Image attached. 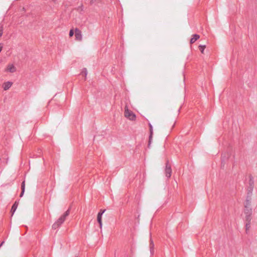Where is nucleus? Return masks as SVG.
I'll list each match as a JSON object with an SVG mask.
<instances>
[{"instance_id":"f257e3e1","label":"nucleus","mask_w":257,"mask_h":257,"mask_svg":"<svg viewBox=\"0 0 257 257\" xmlns=\"http://www.w3.org/2000/svg\"><path fill=\"white\" fill-rule=\"evenodd\" d=\"M70 214L69 210L67 211L53 224L52 228L56 229L58 228L65 220L66 218Z\"/></svg>"},{"instance_id":"f03ea898","label":"nucleus","mask_w":257,"mask_h":257,"mask_svg":"<svg viewBox=\"0 0 257 257\" xmlns=\"http://www.w3.org/2000/svg\"><path fill=\"white\" fill-rule=\"evenodd\" d=\"M253 180L252 177H250L249 180V186L247 188V197L246 202H249L250 200V196L252 194V192L253 189Z\"/></svg>"},{"instance_id":"7ed1b4c3","label":"nucleus","mask_w":257,"mask_h":257,"mask_svg":"<svg viewBox=\"0 0 257 257\" xmlns=\"http://www.w3.org/2000/svg\"><path fill=\"white\" fill-rule=\"evenodd\" d=\"M124 115L126 118L132 120H134L136 118L135 114L132 111L129 110L127 106L125 107Z\"/></svg>"},{"instance_id":"20e7f679","label":"nucleus","mask_w":257,"mask_h":257,"mask_svg":"<svg viewBox=\"0 0 257 257\" xmlns=\"http://www.w3.org/2000/svg\"><path fill=\"white\" fill-rule=\"evenodd\" d=\"M245 221L250 222L252 218V210H245Z\"/></svg>"},{"instance_id":"39448f33","label":"nucleus","mask_w":257,"mask_h":257,"mask_svg":"<svg viewBox=\"0 0 257 257\" xmlns=\"http://www.w3.org/2000/svg\"><path fill=\"white\" fill-rule=\"evenodd\" d=\"M165 174L166 176L168 178H169L171 176L172 174V169L171 165L169 164L168 161H167L166 164Z\"/></svg>"},{"instance_id":"423d86ee","label":"nucleus","mask_w":257,"mask_h":257,"mask_svg":"<svg viewBox=\"0 0 257 257\" xmlns=\"http://www.w3.org/2000/svg\"><path fill=\"white\" fill-rule=\"evenodd\" d=\"M105 211V210H101L100 212H98V213L97 214V222H98V223L99 224V226H100V228L102 227V215L104 213Z\"/></svg>"},{"instance_id":"0eeeda50","label":"nucleus","mask_w":257,"mask_h":257,"mask_svg":"<svg viewBox=\"0 0 257 257\" xmlns=\"http://www.w3.org/2000/svg\"><path fill=\"white\" fill-rule=\"evenodd\" d=\"M75 36L76 40L81 41L82 36L81 34V32L80 30L77 28H76L75 30Z\"/></svg>"},{"instance_id":"6e6552de","label":"nucleus","mask_w":257,"mask_h":257,"mask_svg":"<svg viewBox=\"0 0 257 257\" xmlns=\"http://www.w3.org/2000/svg\"><path fill=\"white\" fill-rule=\"evenodd\" d=\"M17 70L16 67L12 64H10L7 66L6 71L11 73L15 72Z\"/></svg>"},{"instance_id":"1a4fd4ad","label":"nucleus","mask_w":257,"mask_h":257,"mask_svg":"<svg viewBox=\"0 0 257 257\" xmlns=\"http://www.w3.org/2000/svg\"><path fill=\"white\" fill-rule=\"evenodd\" d=\"M149 127H150V135L149 136V141L148 146L150 147V146L151 145V140L152 139V136H153V126L151 123H149Z\"/></svg>"},{"instance_id":"9d476101","label":"nucleus","mask_w":257,"mask_h":257,"mask_svg":"<svg viewBox=\"0 0 257 257\" xmlns=\"http://www.w3.org/2000/svg\"><path fill=\"white\" fill-rule=\"evenodd\" d=\"M200 36L199 35L197 34H194L192 35V37L190 40V43L193 44L196 41H197L198 39H199Z\"/></svg>"},{"instance_id":"9b49d317","label":"nucleus","mask_w":257,"mask_h":257,"mask_svg":"<svg viewBox=\"0 0 257 257\" xmlns=\"http://www.w3.org/2000/svg\"><path fill=\"white\" fill-rule=\"evenodd\" d=\"M12 85V83L11 82L8 81L4 83V86H3L4 89L5 90H7L9 89L11 87Z\"/></svg>"},{"instance_id":"f8f14e48","label":"nucleus","mask_w":257,"mask_h":257,"mask_svg":"<svg viewBox=\"0 0 257 257\" xmlns=\"http://www.w3.org/2000/svg\"><path fill=\"white\" fill-rule=\"evenodd\" d=\"M21 189H22V192L20 194V197H22L24 193V192H25V181H24L22 183V185H21Z\"/></svg>"},{"instance_id":"ddd939ff","label":"nucleus","mask_w":257,"mask_h":257,"mask_svg":"<svg viewBox=\"0 0 257 257\" xmlns=\"http://www.w3.org/2000/svg\"><path fill=\"white\" fill-rule=\"evenodd\" d=\"M245 232L246 233H248L250 228V222L245 221Z\"/></svg>"},{"instance_id":"4468645a","label":"nucleus","mask_w":257,"mask_h":257,"mask_svg":"<svg viewBox=\"0 0 257 257\" xmlns=\"http://www.w3.org/2000/svg\"><path fill=\"white\" fill-rule=\"evenodd\" d=\"M100 2V0H90V4L91 5H97Z\"/></svg>"},{"instance_id":"2eb2a0df","label":"nucleus","mask_w":257,"mask_h":257,"mask_svg":"<svg viewBox=\"0 0 257 257\" xmlns=\"http://www.w3.org/2000/svg\"><path fill=\"white\" fill-rule=\"evenodd\" d=\"M199 50L201 51V52L202 53H203L204 49L205 48V45H199Z\"/></svg>"},{"instance_id":"dca6fc26","label":"nucleus","mask_w":257,"mask_h":257,"mask_svg":"<svg viewBox=\"0 0 257 257\" xmlns=\"http://www.w3.org/2000/svg\"><path fill=\"white\" fill-rule=\"evenodd\" d=\"M87 71L86 68H83L81 72V74L86 77V76L87 75Z\"/></svg>"},{"instance_id":"f3484780","label":"nucleus","mask_w":257,"mask_h":257,"mask_svg":"<svg viewBox=\"0 0 257 257\" xmlns=\"http://www.w3.org/2000/svg\"><path fill=\"white\" fill-rule=\"evenodd\" d=\"M154 245L153 241H151V243H150V251H151V253H153Z\"/></svg>"},{"instance_id":"a211bd4d","label":"nucleus","mask_w":257,"mask_h":257,"mask_svg":"<svg viewBox=\"0 0 257 257\" xmlns=\"http://www.w3.org/2000/svg\"><path fill=\"white\" fill-rule=\"evenodd\" d=\"M18 204L16 202L12 206L11 209H17L18 207Z\"/></svg>"},{"instance_id":"6ab92c4d","label":"nucleus","mask_w":257,"mask_h":257,"mask_svg":"<svg viewBox=\"0 0 257 257\" xmlns=\"http://www.w3.org/2000/svg\"><path fill=\"white\" fill-rule=\"evenodd\" d=\"M74 35V32L73 31V30H71L69 32V36L70 37H72Z\"/></svg>"},{"instance_id":"aec40b11","label":"nucleus","mask_w":257,"mask_h":257,"mask_svg":"<svg viewBox=\"0 0 257 257\" xmlns=\"http://www.w3.org/2000/svg\"><path fill=\"white\" fill-rule=\"evenodd\" d=\"M3 29H4V24L2 23H0V31H3Z\"/></svg>"},{"instance_id":"412c9836","label":"nucleus","mask_w":257,"mask_h":257,"mask_svg":"<svg viewBox=\"0 0 257 257\" xmlns=\"http://www.w3.org/2000/svg\"><path fill=\"white\" fill-rule=\"evenodd\" d=\"M15 210H11V216H13L14 215Z\"/></svg>"},{"instance_id":"4be33fe9","label":"nucleus","mask_w":257,"mask_h":257,"mask_svg":"<svg viewBox=\"0 0 257 257\" xmlns=\"http://www.w3.org/2000/svg\"><path fill=\"white\" fill-rule=\"evenodd\" d=\"M2 48H3V46L1 44H0V52H1V51L2 50Z\"/></svg>"},{"instance_id":"5701e85b","label":"nucleus","mask_w":257,"mask_h":257,"mask_svg":"<svg viewBox=\"0 0 257 257\" xmlns=\"http://www.w3.org/2000/svg\"><path fill=\"white\" fill-rule=\"evenodd\" d=\"M3 31H0V37L3 35Z\"/></svg>"},{"instance_id":"b1692460","label":"nucleus","mask_w":257,"mask_h":257,"mask_svg":"<svg viewBox=\"0 0 257 257\" xmlns=\"http://www.w3.org/2000/svg\"><path fill=\"white\" fill-rule=\"evenodd\" d=\"M4 242H5V241H3L1 243V244H0V247H1V246H2V245H3V244L4 243Z\"/></svg>"},{"instance_id":"393cba45","label":"nucleus","mask_w":257,"mask_h":257,"mask_svg":"<svg viewBox=\"0 0 257 257\" xmlns=\"http://www.w3.org/2000/svg\"><path fill=\"white\" fill-rule=\"evenodd\" d=\"M80 9H81V10L83 9V5H81V6L80 7Z\"/></svg>"},{"instance_id":"a878e982","label":"nucleus","mask_w":257,"mask_h":257,"mask_svg":"<svg viewBox=\"0 0 257 257\" xmlns=\"http://www.w3.org/2000/svg\"><path fill=\"white\" fill-rule=\"evenodd\" d=\"M223 158H224V156L222 155V159H223Z\"/></svg>"},{"instance_id":"bb28decb","label":"nucleus","mask_w":257,"mask_h":257,"mask_svg":"<svg viewBox=\"0 0 257 257\" xmlns=\"http://www.w3.org/2000/svg\"><path fill=\"white\" fill-rule=\"evenodd\" d=\"M52 1H53V2H55L56 1V0H52Z\"/></svg>"}]
</instances>
